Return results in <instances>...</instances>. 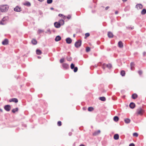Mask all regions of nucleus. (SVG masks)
<instances>
[{
	"label": "nucleus",
	"instance_id": "nucleus-36",
	"mask_svg": "<svg viewBox=\"0 0 146 146\" xmlns=\"http://www.w3.org/2000/svg\"><path fill=\"white\" fill-rule=\"evenodd\" d=\"M138 134L137 133H135L133 134V136L134 137H137L138 136Z\"/></svg>",
	"mask_w": 146,
	"mask_h": 146
},
{
	"label": "nucleus",
	"instance_id": "nucleus-8",
	"mask_svg": "<svg viewBox=\"0 0 146 146\" xmlns=\"http://www.w3.org/2000/svg\"><path fill=\"white\" fill-rule=\"evenodd\" d=\"M66 43L68 44H70L72 42V39L70 38H67L66 39Z\"/></svg>",
	"mask_w": 146,
	"mask_h": 146
},
{
	"label": "nucleus",
	"instance_id": "nucleus-50",
	"mask_svg": "<svg viewBox=\"0 0 146 146\" xmlns=\"http://www.w3.org/2000/svg\"><path fill=\"white\" fill-rule=\"evenodd\" d=\"M122 1L123 2H125L127 1V0H122Z\"/></svg>",
	"mask_w": 146,
	"mask_h": 146
},
{
	"label": "nucleus",
	"instance_id": "nucleus-27",
	"mask_svg": "<svg viewBox=\"0 0 146 146\" xmlns=\"http://www.w3.org/2000/svg\"><path fill=\"white\" fill-rule=\"evenodd\" d=\"M100 100L103 101H106V98L104 97H100L99 98Z\"/></svg>",
	"mask_w": 146,
	"mask_h": 146
},
{
	"label": "nucleus",
	"instance_id": "nucleus-6",
	"mask_svg": "<svg viewBox=\"0 0 146 146\" xmlns=\"http://www.w3.org/2000/svg\"><path fill=\"white\" fill-rule=\"evenodd\" d=\"M101 131L100 130H98L96 131H95L93 133V136H96L100 134Z\"/></svg>",
	"mask_w": 146,
	"mask_h": 146
},
{
	"label": "nucleus",
	"instance_id": "nucleus-47",
	"mask_svg": "<svg viewBox=\"0 0 146 146\" xmlns=\"http://www.w3.org/2000/svg\"><path fill=\"white\" fill-rule=\"evenodd\" d=\"M7 10H0V11H1L2 12H5Z\"/></svg>",
	"mask_w": 146,
	"mask_h": 146
},
{
	"label": "nucleus",
	"instance_id": "nucleus-9",
	"mask_svg": "<svg viewBox=\"0 0 146 146\" xmlns=\"http://www.w3.org/2000/svg\"><path fill=\"white\" fill-rule=\"evenodd\" d=\"M10 102H14L15 103H17L18 102V100L16 98H13L10 99L9 100Z\"/></svg>",
	"mask_w": 146,
	"mask_h": 146
},
{
	"label": "nucleus",
	"instance_id": "nucleus-53",
	"mask_svg": "<svg viewBox=\"0 0 146 146\" xmlns=\"http://www.w3.org/2000/svg\"><path fill=\"white\" fill-rule=\"evenodd\" d=\"M50 9H53V8H50Z\"/></svg>",
	"mask_w": 146,
	"mask_h": 146
},
{
	"label": "nucleus",
	"instance_id": "nucleus-35",
	"mask_svg": "<svg viewBox=\"0 0 146 146\" xmlns=\"http://www.w3.org/2000/svg\"><path fill=\"white\" fill-rule=\"evenodd\" d=\"M52 2V0H47V2L48 4L51 3Z\"/></svg>",
	"mask_w": 146,
	"mask_h": 146
},
{
	"label": "nucleus",
	"instance_id": "nucleus-16",
	"mask_svg": "<svg viewBox=\"0 0 146 146\" xmlns=\"http://www.w3.org/2000/svg\"><path fill=\"white\" fill-rule=\"evenodd\" d=\"M135 64L133 62H131L130 64L131 69L133 70L134 68Z\"/></svg>",
	"mask_w": 146,
	"mask_h": 146
},
{
	"label": "nucleus",
	"instance_id": "nucleus-46",
	"mask_svg": "<svg viewBox=\"0 0 146 146\" xmlns=\"http://www.w3.org/2000/svg\"><path fill=\"white\" fill-rule=\"evenodd\" d=\"M14 10L15 11H17V12H20L21 11V10H18V9H17V10Z\"/></svg>",
	"mask_w": 146,
	"mask_h": 146
},
{
	"label": "nucleus",
	"instance_id": "nucleus-17",
	"mask_svg": "<svg viewBox=\"0 0 146 146\" xmlns=\"http://www.w3.org/2000/svg\"><path fill=\"white\" fill-rule=\"evenodd\" d=\"M138 95L136 94H134L132 95V99H135L137 98Z\"/></svg>",
	"mask_w": 146,
	"mask_h": 146
},
{
	"label": "nucleus",
	"instance_id": "nucleus-40",
	"mask_svg": "<svg viewBox=\"0 0 146 146\" xmlns=\"http://www.w3.org/2000/svg\"><path fill=\"white\" fill-rule=\"evenodd\" d=\"M66 18L68 20L70 19H71V16L70 15H68L67 17H66Z\"/></svg>",
	"mask_w": 146,
	"mask_h": 146
},
{
	"label": "nucleus",
	"instance_id": "nucleus-52",
	"mask_svg": "<svg viewBox=\"0 0 146 146\" xmlns=\"http://www.w3.org/2000/svg\"><path fill=\"white\" fill-rule=\"evenodd\" d=\"M80 146H84V145H81Z\"/></svg>",
	"mask_w": 146,
	"mask_h": 146
},
{
	"label": "nucleus",
	"instance_id": "nucleus-14",
	"mask_svg": "<svg viewBox=\"0 0 146 146\" xmlns=\"http://www.w3.org/2000/svg\"><path fill=\"white\" fill-rule=\"evenodd\" d=\"M118 45L119 47L120 48H122L123 47V43L121 41L119 42L118 43Z\"/></svg>",
	"mask_w": 146,
	"mask_h": 146
},
{
	"label": "nucleus",
	"instance_id": "nucleus-18",
	"mask_svg": "<svg viewBox=\"0 0 146 146\" xmlns=\"http://www.w3.org/2000/svg\"><path fill=\"white\" fill-rule=\"evenodd\" d=\"M61 39V37L59 36H57L55 38V40L56 41H58Z\"/></svg>",
	"mask_w": 146,
	"mask_h": 146
},
{
	"label": "nucleus",
	"instance_id": "nucleus-7",
	"mask_svg": "<svg viewBox=\"0 0 146 146\" xmlns=\"http://www.w3.org/2000/svg\"><path fill=\"white\" fill-rule=\"evenodd\" d=\"M2 44L4 45H7L8 44V40L7 39H5L2 42Z\"/></svg>",
	"mask_w": 146,
	"mask_h": 146
},
{
	"label": "nucleus",
	"instance_id": "nucleus-33",
	"mask_svg": "<svg viewBox=\"0 0 146 146\" xmlns=\"http://www.w3.org/2000/svg\"><path fill=\"white\" fill-rule=\"evenodd\" d=\"M90 34L89 33H86L85 34V38H87V37H88L89 36H90Z\"/></svg>",
	"mask_w": 146,
	"mask_h": 146
},
{
	"label": "nucleus",
	"instance_id": "nucleus-54",
	"mask_svg": "<svg viewBox=\"0 0 146 146\" xmlns=\"http://www.w3.org/2000/svg\"><path fill=\"white\" fill-rule=\"evenodd\" d=\"M73 36H74V37H75V35H74Z\"/></svg>",
	"mask_w": 146,
	"mask_h": 146
},
{
	"label": "nucleus",
	"instance_id": "nucleus-30",
	"mask_svg": "<svg viewBox=\"0 0 146 146\" xmlns=\"http://www.w3.org/2000/svg\"><path fill=\"white\" fill-rule=\"evenodd\" d=\"M125 71L124 70H122L121 72V74L122 76H125Z\"/></svg>",
	"mask_w": 146,
	"mask_h": 146
},
{
	"label": "nucleus",
	"instance_id": "nucleus-44",
	"mask_svg": "<svg viewBox=\"0 0 146 146\" xmlns=\"http://www.w3.org/2000/svg\"><path fill=\"white\" fill-rule=\"evenodd\" d=\"M21 8L20 7H19L18 6H17L14 9H20Z\"/></svg>",
	"mask_w": 146,
	"mask_h": 146
},
{
	"label": "nucleus",
	"instance_id": "nucleus-45",
	"mask_svg": "<svg viewBox=\"0 0 146 146\" xmlns=\"http://www.w3.org/2000/svg\"><path fill=\"white\" fill-rule=\"evenodd\" d=\"M129 146H135V145L134 144L132 143L129 144Z\"/></svg>",
	"mask_w": 146,
	"mask_h": 146
},
{
	"label": "nucleus",
	"instance_id": "nucleus-51",
	"mask_svg": "<svg viewBox=\"0 0 146 146\" xmlns=\"http://www.w3.org/2000/svg\"><path fill=\"white\" fill-rule=\"evenodd\" d=\"M109 8V7H107L106 8V9H108Z\"/></svg>",
	"mask_w": 146,
	"mask_h": 146
},
{
	"label": "nucleus",
	"instance_id": "nucleus-13",
	"mask_svg": "<svg viewBox=\"0 0 146 146\" xmlns=\"http://www.w3.org/2000/svg\"><path fill=\"white\" fill-rule=\"evenodd\" d=\"M108 37L110 38H112L113 36V33L110 32H108Z\"/></svg>",
	"mask_w": 146,
	"mask_h": 146
},
{
	"label": "nucleus",
	"instance_id": "nucleus-37",
	"mask_svg": "<svg viewBox=\"0 0 146 146\" xmlns=\"http://www.w3.org/2000/svg\"><path fill=\"white\" fill-rule=\"evenodd\" d=\"M57 125L58 126H60L62 125L61 122L60 121H58L57 122Z\"/></svg>",
	"mask_w": 146,
	"mask_h": 146
},
{
	"label": "nucleus",
	"instance_id": "nucleus-39",
	"mask_svg": "<svg viewBox=\"0 0 146 146\" xmlns=\"http://www.w3.org/2000/svg\"><path fill=\"white\" fill-rule=\"evenodd\" d=\"M90 50V48L89 47H87L86 49V51L87 52H88Z\"/></svg>",
	"mask_w": 146,
	"mask_h": 146
},
{
	"label": "nucleus",
	"instance_id": "nucleus-10",
	"mask_svg": "<svg viewBox=\"0 0 146 146\" xmlns=\"http://www.w3.org/2000/svg\"><path fill=\"white\" fill-rule=\"evenodd\" d=\"M54 25L56 28H59L60 27L61 25L59 23L56 22L54 23Z\"/></svg>",
	"mask_w": 146,
	"mask_h": 146
},
{
	"label": "nucleus",
	"instance_id": "nucleus-32",
	"mask_svg": "<svg viewBox=\"0 0 146 146\" xmlns=\"http://www.w3.org/2000/svg\"><path fill=\"white\" fill-rule=\"evenodd\" d=\"M146 13V10H142L141 12L142 14H144Z\"/></svg>",
	"mask_w": 146,
	"mask_h": 146
},
{
	"label": "nucleus",
	"instance_id": "nucleus-49",
	"mask_svg": "<svg viewBox=\"0 0 146 146\" xmlns=\"http://www.w3.org/2000/svg\"><path fill=\"white\" fill-rule=\"evenodd\" d=\"M38 1H40V2H42L44 1V0H38Z\"/></svg>",
	"mask_w": 146,
	"mask_h": 146
},
{
	"label": "nucleus",
	"instance_id": "nucleus-23",
	"mask_svg": "<svg viewBox=\"0 0 146 146\" xmlns=\"http://www.w3.org/2000/svg\"><path fill=\"white\" fill-rule=\"evenodd\" d=\"M58 16L60 17H62V18L64 20H65L66 18V17L65 16L61 14H59L58 15Z\"/></svg>",
	"mask_w": 146,
	"mask_h": 146
},
{
	"label": "nucleus",
	"instance_id": "nucleus-4",
	"mask_svg": "<svg viewBox=\"0 0 146 146\" xmlns=\"http://www.w3.org/2000/svg\"><path fill=\"white\" fill-rule=\"evenodd\" d=\"M9 8V6L7 5L0 6V9H7Z\"/></svg>",
	"mask_w": 146,
	"mask_h": 146
},
{
	"label": "nucleus",
	"instance_id": "nucleus-19",
	"mask_svg": "<svg viewBox=\"0 0 146 146\" xmlns=\"http://www.w3.org/2000/svg\"><path fill=\"white\" fill-rule=\"evenodd\" d=\"M130 119L128 118L125 119L124 120L125 122L126 123H129L130 122Z\"/></svg>",
	"mask_w": 146,
	"mask_h": 146
},
{
	"label": "nucleus",
	"instance_id": "nucleus-22",
	"mask_svg": "<svg viewBox=\"0 0 146 146\" xmlns=\"http://www.w3.org/2000/svg\"><path fill=\"white\" fill-rule=\"evenodd\" d=\"M63 67L65 68H67L68 67V65L66 63H64L62 64Z\"/></svg>",
	"mask_w": 146,
	"mask_h": 146
},
{
	"label": "nucleus",
	"instance_id": "nucleus-48",
	"mask_svg": "<svg viewBox=\"0 0 146 146\" xmlns=\"http://www.w3.org/2000/svg\"><path fill=\"white\" fill-rule=\"evenodd\" d=\"M118 12L117 11H115V14H118Z\"/></svg>",
	"mask_w": 146,
	"mask_h": 146
},
{
	"label": "nucleus",
	"instance_id": "nucleus-21",
	"mask_svg": "<svg viewBox=\"0 0 146 146\" xmlns=\"http://www.w3.org/2000/svg\"><path fill=\"white\" fill-rule=\"evenodd\" d=\"M41 51L39 49H37L36 50V53L37 54L40 55L42 54Z\"/></svg>",
	"mask_w": 146,
	"mask_h": 146
},
{
	"label": "nucleus",
	"instance_id": "nucleus-26",
	"mask_svg": "<svg viewBox=\"0 0 146 146\" xmlns=\"http://www.w3.org/2000/svg\"><path fill=\"white\" fill-rule=\"evenodd\" d=\"M119 117L117 116H115L113 117L114 120L116 122L117 121L119 120Z\"/></svg>",
	"mask_w": 146,
	"mask_h": 146
},
{
	"label": "nucleus",
	"instance_id": "nucleus-3",
	"mask_svg": "<svg viewBox=\"0 0 146 146\" xmlns=\"http://www.w3.org/2000/svg\"><path fill=\"white\" fill-rule=\"evenodd\" d=\"M143 113V110L141 108H139L137 110V114L141 115Z\"/></svg>",
	"mask_w": 146,
	"mask_h": 146
},
{
	"label": "nucleus",
	"instance_id": "nucleus-12",
	"mask_svg": "<svg viewBox=\"0 0 146 146\" xmlns=\"http://www.w3.org/2000/svg\"><path fill=\"white\" fill-rule=\"evenodd\" d=\"M135 104L134 103L131 102L130 104L129 107L133 109L135 108Z\"/></svg>",
	"mask_w": 146,
	"mask_h": 146
},
{
	"label": "nucleus",
	"instance_id": "nucleus-15",
	"mask_svg": "<svg viewBox=\"0 0 146 146\" xmlns=\"http://www.w3.org/2000/svg\"><path fill=\"white\" fill-rule=\"evenodd\" d=\"M31 42L33 45H36L37 44V41L35 39H33L31 40Z\"/></svg>",
	"mask_w": 146,
	"mask_h": 146
},
{
	"label": "nucleus",
	"instance_id": "nucleus-11",
	"mask_svg": "<svg viewBox=\"0 0 146 146\" xmlns=\"http://www.w3.org/2000/svg\"><path fill=\"white\" fill-rule=\"evenodd\" d=\"M143 6L140 4H138L136 5V8L137 9H141L142 8Z\"/></svg>",
	"mask_w": 146,
	"mask_h": 146
},
{
	"label": "nucleus",
	"instance_id": "nucleus-1",
	"mask_svg": "<svg viewBox=\"0 0 146 146\" xmlns=\"http://www.w3.org/2000/svg\"><path fill=\"white\" fill-rule=\"evenodd\" d=\"M81 44V41L79 40L76 41L75 43V46L76 48L80 47Z\"/></svg>",
	"mask_w": 146,
	"mask_h": 146
},
{
	"label": "nucleus",
	"instance_id": "nucleus-29",
	"mask_svg": "<svg viewBox=\"0 0 146 146\" xmlns=\"http://www.w3.org/2000/svg\"><path fill=\"white\" fill-rule=\"evenodd\" d=\"M5 20H6L5 18V17L3 18L2 20V21L0 22V24H1L2 25L4 24H5V23H3V22L5 21Z\"/></svg>",
	"mask_w": 146,
	"mask_h": 146
},
{
	"label": "nucleus",
	"instance_id": "nucleus-25",
	"mask_svg": "<svg viewBox=\"0 0 146 146\" xmlns=\"http://www.w3.org/2000/svg\"><path fill=\"white\" fill-rule=\"evenodd\" d=\"M23 4L28 7H29L31 5V4L29 2H26L24 3Z\"/></svg>",
	"mask_w": 146,
	"mask_h": 146
},
{
	"label": "nucleus",
	"instance_id": "nucleus-28",
	"mask_svg": "<svg viewBox=\"0 0 146 146\" xmlns=\"http://www.w3.org/2000/svg\"><path fill=\"white\" fill-rule=\"evenodd\" d=\"M18 110V108H17L15 109H13L12 110V111L13 113H15V112L17 111Z\"/></svg>",
	"mask_w": 146,
	"mask_h": 146
},
{
	"label": "nucleus",
	"instance_id": "nucleus-42",
	"mask_svg": "<svg viewBox=\"0 0 146 146\" xmlns=\"http://www.w3.org/2000/svg\"><path fill=\"white\" fill-rule=\"evenodd\" d=\"M42 32H43V31L42 30H41L39 29L38 30V33L39 34L40 33H42Z\"/></svg>",
	"mask_w": 146,
	"mask_h": 146
},
{
	"label": "nucleus",
	"instance_id": "nucleus-55",
	"mask_svg": "<svg viewBox=\"0 0 146 146\" xmlns=\"http://www.w3.org/2000/svg\"><path fill=\"white\" fill-rule=\"evenodd\" d=\"M38 58H39L40 57L39 56H38Z\"/></svg>",
	"mask_w": 146,
	"mask_h": 146
},
{
	"label": "nucleus",
	"instance_id": "nucleus-34",
	"mask_svg": "<svg viewBox=\"0 0 146 146\" xmlns=\"http://www.w3.org/2000/svg\"><path fill=\"white\" fill-rule=\"evenodd\" d=\"M70 68L72 69H74V65L72 63L70 65Z\"/></svg>",
	"mask_w": 146,
	"mask_h": 146
},
{
	"label": "nucleus",
	"instance_id": "nucleus-20",
	"mask_svg": "<svg viewBox=\"0 0 146 146\" xmlns=\"http://www.w3.org/2000/svg\"><path fill=\"white\" fill-rule=\"evenodd\" d=\"M119 135L118 134H115L114 136V139L115 140H117L119 139Z\"/></svg>",
	"mask_w": 146,
	"mask_h": 146
},
{
	"label": "nucleus",
	"instance_id": "nucleus-41",
	"mask_svg": "<svg viewBox=\"0 0 146 146\" xmlns=\"http://www.w3.org/2000/svg\"><path fill=\"white\" fill-rule=\"evenodd\" d=\"M64 61V58H62L60 59V63H63Z\"/></svg>",
	"mask_w": 146,
	"mask_h": 146
},
{
	"label": "nucleus",
	"instance_id": "nucleus-31",
	"mask_svg": "<svg viewBox=\"0 0 146 146\" xmlns=\"http://www.w3.org/2000/svg\"><path fill=\"white\" fill-rule=\"evenodd\" d=\"M94 110V108L92 107H89L88 108V110L89 111H91Z\"/></svg>",
	"mask_w": 146,
	"mask_h": 146
},
{
	"label": "nucleus",
	"instance_id": "nucleus-43",
	"mask_svg": "<svg viewBox=\"0 0 146 146\" xmlns=\"http://www.w3.org/2000/svg\"><path fill=\"white\" fill-rule=\"evenodd\" d=\"M138 74L140 75H141L142 74V72L141 71V70H139V71H138Z\"/></svg>",
	"mask_w": 146,
	"mask_h": 146
},
{
	"label": "nucleus",
	"instance_id": "nucleus-24",
	"mask_svg": "<svg viewBox=\"0 0 146 146\" xmlns=\"http://www.w3.org/2000/svg\"><path fill=\"white\" fill-rule=\"evenodd\" d=\"M59 23L60 24V25H63L64 24V20L61 19L60 20Z\"/></svg>",
	"mask_w": 146,
	"mask_h": 146
},
{
	"label": "nucleus",
	"instance_id": "nucleus-2",
	"mask_svg": "<svg viewBox=\"0 0 146 146\" xmlns=\"http://www.w3.org/2000/svg\"><path fill=\"white\" fill-rule=\"evenodd\" d=\"M112 66L110 64H103L102 68L104 69L106 67L108 68L109 69H110L111 68Z\"/></svg>",
	"mask_w": 146,
	"mask_h": 146
},
{
	"label": "nucleus",
	"instance_id": "nucleus-38",
	"mask_svg": "<svg viewBox=\"0 0 146 146\" xmlns=\"http://www.w3.org/2000/svg\"><path fill=\"white\" fill-rule=\"evenodd\" d=\"M78 70V68L76 67H75L74 68V71L75 72H77Z\"/></svg>",
	"mask_w": 146,
	"mask_h": 146
},
{
	"label": "nucleus",
	"instance_id": "nucleus-5",
	"mask_svg": "<svg viewBox=\"0 0 146 146\" xmlns=\"http://www.w3.org/2000/svg\"><path fill=\"white\" fill-rule=\"evenodd\" d=\"M4 109L6 111H9L11 109L10 106L9 105H6L4 107Z\"/></svg>",
	"mask_w": 146,
	"mask_h": 146
}]
</instances>
